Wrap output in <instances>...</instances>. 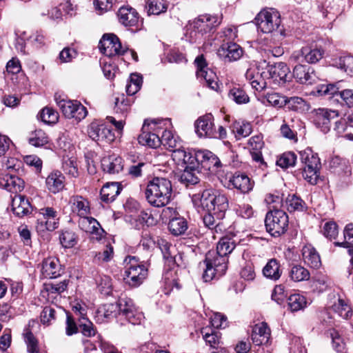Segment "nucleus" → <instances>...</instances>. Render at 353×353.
<instances>
[{"instance_id":"f257e3e1","label":"nucleus","mask_w":353,"mask_h":353,"mask_svg":"<svg viewBox=\"0 0 353 353\" xmlns=\"http://www.w3.org/2000/svg\"><path fill=\"white\" fill-rule=\"evenodd\" d=\"M221 23V18L216 15L201 14L188 22L185 37L191 43L200 42L208 37Z\"/></svg>"},{"instance_id":"f03ea898","label":"nucleus","mask_w":353,"mask_h":353,"mask_svg":"<svg viewBox=\"0 0 353 353\" xmlns=\"http://www.w3.org/2000/svg\"><path fill=\"white\" fill-rule=\"evenodd\" d=\"M172 194L171 181L163 177H154L148 183L145 190V199L152 206L164 207L170 201Z\"/></svg>"},{"instance_id":"7ed1b4c3","label":"nucleus","mask_w":353,"mask_h":353,"mask_svg":"<svg viewBox=\"0 0 353 353\" xmlns=\"http://www.w3.org/2000/svg\"><path fill=\"white\" fill-rule=\"evenodd\" d=\"M228 258L218 254L216 250L209 251L203 261L205 265L203 279L205 282L212 280L215 277L223 275L228 268Z\"/></svg>"},{"instance_id":"20e7f679","label":"nucleus","mask_w":353,"mask_h":353,"mask_svg":"<svg viewBox=\"0 0 353 353\" xmlns=\"http://www.w3.org/2000/svg\"><path fill=\"white\" fill-rule=\"evenodd\" d=\"M124 262L127 265L123 275L125 283L133 288L139 286L148 276V268L140 264L136 256H128Z\"/></svg>"},{"instance_id":"39448f33","label":"nucleus","mask_w":353,"mask_h":353,"mask_svg":"<svg viewBox=\"0 0 353 353\" xmlns=\"http://www.w3.org/2000/svg\"><path fill=\"white\" fill-rule=\"evenodd\" d=\"M165 120H151L144 121L141 134L138 137V141L143 145H147L152 148H156L161 145L159 130L162 125L165 124Z\"/></svg>"},{"instance_id":"423d86ee","label":"nucleus","mask_w":353,"mask_h":353,"mask_svg":"<svg viewBox=\"0 0 353 353\" xmlns=\"http://www.w3.org/2000/svg\"><path fill=\"white\" fill-rule=\"evenodd\" d=\"M288 216L283 211L274 209L268 212L265 219L267 232L273 236H279L287 231Z\"/></svg>"},{"instance_id":"0eeeda50","label":"nucleus","mask_w":353,"mask_h":353,"mask_svg":"<svg viewBox=\"0 0 353 353\" xmlns=\"http://www.w3.org/2000/svg\"><path fill=\"white\" fill-rule=\"evenodd\" d=\"M255 21L258 30L265 34L273 32L281 23L279 12L272 8L261 10L255 17Z\"/></svg>"},{"instance_id":"6e6552de","label":"nucleus","mask_w":353,"mask_h":353,"mask_svg":"<svg viewBox=\"0 0 353 353\" xmlns=\"http://www.w3.org/2000/svg\"><path fill=\"white\" fill-rule=\"evenodd\" d=\"M55 101L64 116L68 119H74L80 121L88 114V110L80 102L66 99H59L55 97Z\"/></svg>"},{"instance_id":"1a4fd4ad","label":"nucleus","mask_w":353,"mask_h":353,"mask_svg":"<svg viewBox=\"0 0 353 353\" xmlns=\"http://www.w3.org/2000/svg\"><path fill=\"white\" fill-rule=\"evenodd\" d=\"M194 63L196 66L197 78L205 80L208 88L219 92L220 85L218 83L217 76L212 70L208 68L203 55L198 56L194 60Z\"/></svg>"},{"instance_id":"9d476101","label":"nucleus","mask_w":353,"mask_h":353,"mask_svg":"<svg viewBox=\"0 0 353 353\" xmlns=\"http://www.w3.org/2000/svg\"><path fill=\"white\" fill-rule=\"evenodd\" d=\"M323 54L324 51L321 48L305 46L294 52L290 57V61L299 63H315L322 59Z\"/></svg>"},{"instance_id":"9b49d317","label":"nucleus","mask_w":353,"mask_h":353,"mask_svg":"<svg viewBox=\"0 0 353 353\" xmlns=\"http://www.w3.org/2000/svg\"><path fill=\"white\" fill-rule=\"evenodd\" d=\"M99 48L100 51L108 57L123 55L126 52L119 38L114 34L103 35L99 41Z\"/></svg>"},{"instance_id":"f8f14e48","label":"nucleus","mask_w":353,"mask_h":353,"mask_svg":"<svg viewBox=\"0 0 353 353\" xmlns=\"http://www.w3.org/2000/svg\"><path fill=\"white\" fill-rule=\"evenodd\" d=\"M119 314H122L132 325H139L144 316L142 312L138 311L134 302L130 299H121L118 303Z\"/></svg>"},{"instance_id":"ddd939ff","label":"nucleus","mask_w":353,"mask_h":353,"mask_svg":"<svg viewBox=\"0 0 353 353\" xmlns=\"http://www.w3.org/2000/svg\"><path fill=\"white\" fill-rule=\"evenodd\" d=\"M88 136L97 142H110L114 140V135L112 130L101 121H93L88 128Z\"/></svg>"},{"instance_id":"4468645a","label":"nucleus","mask_w":353,"mask_h":353,"mask_svg":"<svg viewBox=\"0 0 353 353\" xmlns=\"http://www.w3.org/2000/svg\"><path fill=\"white\" fill-rule=\"evenodd\" d=\"M289 73L290 69L288 65L283 62H279L274 64H268L263 71L262 75L281 83L288 81Z\"/></svg>"},{"instance_id":"2eb2a0df","label":"nucleus","mask_w":353,"mask_h":353,"mask_svg":"<svg viewBox=\"0 0 353 353\" xmlns=\"http://www.w3.org/2000/svg\"><path fill=\"white\" fill-rule=\"evenodd\" d=\"M338 117L339 113L336 110L319 108L314 111V123L322 132L327 133L330 131L331 121Z\"/></svg>"},{"instance_id":"dca6fc26","label":"nucleus","mask_w":353,"mask_h":353,"mask_svg":"<svg viewBox=\"0 0 353 353\" xmlns=\"http://www.w3.org/2000/svg\"><path fill=\"white\" fill-rule=\"evenodd\" d=\"M172 158L176 165L183 168L186 165H191L192 167L194 165H196V152L182 146L172 150Z\"/></svg>"},{"instance_id":"f3484780","label":"nucleus","mask_w":353,"mask_h":353,"mask_svg":"<svg viewBox=\"0 0 353 353\" xmlns=\"http://www.w3.org/2000/svg\"><path fill=\"white\" fill-rule=\"evenodd\" d=\"M79 224L83 230L89 233L97 241H100L105 234L99 221L93 217H83L80 219Z\"/></svg>"},{"instance_id":"a211bd4d","label":"nucleus","mask_w":353,"mask_h":353,"mask_svg":"<svg viewBox=\"0 0 353 353\" xmlns=\"http://www.w3.org/2000/svg\"><path fill=\"white\" fill-rule=\"evenodd\" d=\"M201 164L204 169L216 172L221 167L219 159L209 150L196 152V165Z\"/></svg>"},{"instance_id":"6ab92c4d","label":"nucleus","mask_w":353,"mask_h":353,"mask_svg":"<svg viewBox=\"0 0 353 353\" xmlns=\"http://www.w3.org/2000/svg\"><path fill=\"white\" fill-rule=\"evenodd\" d=\"M117 15L119 22L124 26L139 28V15L134 8L128 6H122Z\"/></svg>"},{"instance_id":"aec40b11","label":"nucleus","mask_w":353,"mask_h":353,"mask_svg":"<svg viewBox=\"0 0 353 353\" xmlns=\"http://www.w3.org/2000/svg\"><path fill=\"white\" fill-rule=\"evenodd\" d=\"M0 186L16 194L23 190L24 182L14 173H5L0 176Z\"/></svg>"},{"instance_id":"412c9836","label":"nucleus","mask_w":353,"mask_h":353,"mask_svg":"<svg viewBox=\"0 0 353 353\" xmlns=\"http://www.w3.org/2000/svg\"><path fill=\"white\" fill-rule=\"evenodd\" d=\"M293 77L298 83L307 85L315 83L316 79L314 69L302 63L294 66Z\"/></svg>"},{"instance_id":"4be33fe9","label":"nucleus","mask_w":353,"mask_h":353,"mask_svg":"<svg viewBox=\"0 0 353 353\" xmlns=\"http://www.w3.org/2000/svg\"><path fill=\"white\" fill-rule=\"evenodd\" d=\"M195 131L200 137H210L213 136L214 118L211 114L200 117L194 123Z\"/></svg>"},{"instance_id":"5701e85b","label":"nucleus","mask_w":353,"mask_h":353,"mask_svg":"<svg viewBox=\"0 0 353 353\" xmlns=\"http://www.w3.org/2000/svg\"><path fill=\"white\" fill-rule=\"evenodd\" d=\"M254 182L245 174L236 172L229 179L228 188H235L242 193H248L252 190Z\"/></svg>"},{"instance_id":"b1692460","label":"nucleus","mask_w":353,"mask_h":353,"mask_svg":"<svg viewBox=\"0 0 353 353\" xmlns=\"http://www.w3.org/2000/svg\"><path fill=\"white\" fill-rule=\"evenodd\" d=\"M216 191L212 188L204 190L201 194H194L192 201L196 205L201 207L207 212H212L214 210V205L212 204L214 197Z\"/></svg>"},{"instance_id":"393cba45","label":"nucleus","mask_w":353,"mask_h":353,"mask_svg":"<svg viewBox=\"0 0 353 353\" xmlns=\"http://www.w3.org/2000/svg\"><path fill=\"white\" fill-rule=\"evenodd\" d=\"M242 48L235 43L228 42L223 44L218 50V55L228 61H234L242 56Z\"/></svg>"},{"instance_id":"a878e982","label":"nucleus","mask_w":353,"mask_h":353,"mask_svg":"<svg viewBox=\"0 0 353 353\" xmlns=\"http://www.w3.org/2000/svg\"><path fill=\"white\" fill-rule=\"evenodd\" d=\"M11 207L13 213L19 217L28 214L32 208L28 199L19 194L12 198Z\"/></svg>"},{"instance_id":"bb28decb","label":"nucleus","mask_w":353,"mask_h":353,"mask_svg":"<svg viewBox=\"0 0 353 353\" xmlns=\"http://www.w3.org/2000/svg\"><path fill=\"white\" fill-rule=\"evenodd\" d=\"M70 203L72 210L77 213L81 219L87 216L90 214V208L89 201L80 195H74L70 197Z\"/></svg>"},{"instance_id":"cd10ccee","label":"nucleus","mask_w":353,"mask_h":353,"mask_svg":"<svg viewBox=\"0 0 353 353\" xmlns=\"http://www.w3.org/2000/svg\"><path fill=\"white\" fill-rule=\"evenodd\" d=\"M61 266L56 257H49L43 261L42 273L45 277L57 278L61 275Z\"/></svg>"},{"instance_id":"c85d7f7f","label":"nucleus","mask_w":353,"mask_h":353,"mask_svg":"<svg viewBox=\"0 0 353 353\" xmlns=\"http://www.w3.org/2000/svg\"><path fill=\"white\" fill-rule=\"evenodd\" d=\"M197 167V165H194L192 167L191 165H186L179 174V181L187 187L198 183L199 172L196 169Z\"/></svg>"},{"instance_id":"c756f323","label":"nucleus","mask_w":353,"mask_h":353,"mask_svg":"<svg viewBox=\"0 0 353 353\" xmlns=\"http://www.w3.org/2000/svg\"><path fill=\"white\" fill-rule=\"evenodd\" d=\"M101 167L105 172L117 174L123 170V159L115 155L105 157L101 160Z\"/></svg>"},{"instance_id":"7c9ffc66","label":"nucleus","mask_w":353,"mask_h":353,"mask_svg":"<svg viewBox=\"0 0 353 353\" xmlns=\"http://www.w3.org/2000/svg\"><path fill=\"white\" fill-rule=\"evenodd\" d=\"M46 183L49 191L55 194L64 188L65 176L59 171L53 172L46 178Z\"/></svg>"},{"instance_id":"2f4dec72","label":"nucleus","mask_w":353,"mask_h":353,"mask_svg":"<svg viewBox=\"0 0 353 353\" xmlns=\"http://www.w3.org/2000/svg\"><path fill=\"white\" fill-rule=\"evenodd\" d=\"M302 171L320 169V159L316 154L310 150H305L300 152Z\"/></svg>"},{"instance_id":"473e14b6","label":"nucleus","mask_w":353,"mask_h":353,"mask_svg":"<svg viewBox=\"0 0 353 353\" xmlns=\"http://www.w3.org/2000/svg\"><path fill=\"white\" fill-rule=\"evenodd\" d=\"M212 204L214 205V210H212L211 212H213L216 219H222L229 206L228 198L225 195L216 192Z\"/></svg>"},{"instance_id":"72a5a7b5","label":"nucleus","mask_w":353,"mask_h":353,"mask_svg":"<svg viewBox=\"0 0 353 353\" xmlns=\"http://www.w3.org/2000/svg\"><path fill=\"white\" fill-rule=\"evenodd\" d=\"M302 256L305 263L312 268H318L321 265V259L318 252L310 245L303 246Z\"/></svg>"},{"instance_id":"f704fd0d","label":"nucleus","mask_w":353,"mask_h":353,"mask_svg":"<svg viewBox=\"0 0 353 353\" xmlns=\"http://www.w3.org/2000/svg\"><path fill=\"white\" fill-rule=\"evenodd\" d=\"M118 183L113 182L103 185L101 190V199L105 203L113 201L121 192Z\"/></svg>"},{"instance_id":"c9c22d12","label":"nucleus","mask_w":353,"mask_h":353,"mask_svg":"<svg viewBox=\"0 0 353 353\" xmlns=\"http://www.w3.org/2000/svg\"><path fill=\"white\" fill-rule=\"evenodd\" d=\"M281 273L280 263L276 259L269 260L263 269L264 276L273 281H277Z\"/></svg>"},{"instance_id":"e433bc0d","label":"nucleus","mask_w":353,"mask_h":353,"mask_svg":"<svg viewBox=\"0 0 353 353\" xmlns=\"http://www.w3.org/2000/svg\"><path fill=\"white\" fill-rule=\"evenodd\" d=\"M344 238L345 241L343 242H334V244L336 246H340L346 248L348 249L347 252L351 256L350 263L353 264V223L347 224L344 230Z\"/></svg>"},{"instance_id":"4c0bfd02","label":"nucleus","mask_w":353,"mask_h":353,"mask_svg":"<svg viewBox=\"0 0 353 353\" xmlns=\"http://www.w3.org/2000/svg\"><path fill=\"white\" fill-rule=\"evenodd\" d=\"M36 323L34 320L29 321L27 327L23 331L24 340L27 344L28 351L30 353H37L39 350L37 341L30 330V327H32Z\"/></svg>"},{"instance_id":"58836bf2","label":"nucleus","mask_w":353,"mask_h":353,"mask_svg":"<svg viewBox=\"0 0 353 353\" xmlns=\"http://www.w3.org/2000/svg\"><path fill=\"white\" fill-rule=\"evenodd\" d=\"M168 228L174 236L183 234L188 229L186 220L181 216L174 217L170 220Z\"/></svg>"},{"instance_id":"ea45409f","label":"nucleus","mask_w":353,"mask_h":353,"mask_svg":"<svg viewBox=\"0 0 353 353\" xmlns=\"http://www.w3.org/2000/svg\"><path fill=\"white\" fill-rule=\"evenodd\" d=\"M168 6V3L166 0H148L146 2L145 9L148 15H159L165 12Z\"/></svg>"},{"instance_id":"a19ab883","label":"nucleus","mask_w":353,"mask_h":353,"mask_svg":"<svg viewBox=\"0 0 353 353\" xmlns=\"http://www.w3.org/2000/svg\"><path fill=\"white\" fill-rule=\"evenodd\" d=\"M228 97L237 104H245L250 101V97L245 91L239 85L230 88L228 92Z\"/></svg>"},{"instance_id":"79ce46f5","label":"nucleus","mask_w":353,"mask_h":353,"mask_svg":"<svg viewBox=\"0 0 353 353\" xmlns=\"http://www.w3.org/2000/svg\"><path fill=\"white\" fill-rule=\"evenodd\" d=\"M290 279L295 282L307 281L310 277L309 271L300 265H293L289 272Z\"/></svg>"},{"instance_id":"37998d69","label":"nucleus","mask_w":353,"mask_h":353,"mask_svg":"<svg viewBox=\"0 0 353 353\" xmlns=\"http://www.w3.org/2000/svg\"><path fill=\"white\" fill-rule=\"evenodd\" d=\"M234 241L229 236H223L220 239L216 245V251L221 256H228L235 248Z\"/></svg>"},{"instance_id":"c03bdc74","label":"nucleus","mask_w":353,"mask_h":353,"mask_svg":"<svg viewBox=\"0 0 353 353\" xmlns=\"http://www.w3.org/2000/svg\"><path fill=\"white\" fill-rule=\"evenodd\" d=\"M201 333L207 344L213 348L218 347L221 340V334L219 331L205 327L201 330Z\"/></svg>"},{"instance_id":"a18cd8bd","label":"nucleus","mask_w":353,"mask_h":353,"mask_svg":"<svg viewBox=\"0 0 353 353\" xmlns=\"http://www.w3.org/2000/svg\"><path fill=\"white\" fill-rule=\"evenodd\" d=\"M131 103L132 101L130 99L125 97L123 94L120 97H117L114 101L115 113L123 116V118H125L130 110Z\"/></svg>"},{"instance_id":"49530a36","label":"nucleus","mask_w":353,"mask_h":353,"mask_svg":"<svg viewBox=\"0 0 353 353\" xmlns=\"http://www.w3.org/2000/svg\"><path fill=\"white\" fill-rule=\"evenodd\" d=\"M49 139L46 132L42 130H36L30 134L28 142L35 147H42L46 145Z\"/></svg>"},{"instance_id":"de8ad7c7","label":"nucleus","mask_w":353,"mask_h":353,"mask_svg":"<svg viewBox=\"0 0 353 353\" xmlns=\"http://www.w3.org/2000/svg\"><path fill=\"white\" fill-rule=\"evenodd\" d=\"M333 64L350 75L353 74V56L345 55L340 57L334 61Z\"/></svg>"},{"instance_id":"09e8293b","label":"nucleus","mask_w":353,"mask_h":353,"mask_svg":"<svg viewBox=\"0 0 353 353\" xmlns=\"http://www.w3.org/2000/svg\"><path fill=\"white\" fill-rule=\"evenodd\" d=\"M287 209L289 212H302L306 209L305 203L294 194L289 195L285 201Z\"/></svg>"},{"instance_id":"8fccbe9b","label":"nucleus","mask_w":353,"mask_h":353,"mask_svg":"<svg viewBox=\"0 0 353 353\" xmlns=\"http://www.w3.org/2000/svg\"><path fill=\"white\" fill-rule=\"evenodd\" d=\"M99 319L103 317L106 321L115 318L119 314V306L116 303L105 304L98 310Z\"/></svg>"},{"instance_id":"3c124183","label":"nucleus","mask_w":353,"mask_h":353,"mask_svg":"<svg viewBox=\"0 0 353 353\" xmlns=\"http://www.w3.org/2000/svg\"><path fill=\"white\" fill-rule=\"evenodd\" d=\"M262 103L280 108L285 105V97L281 96L278 93H268L262 99Z\"/></svg>"},{"instance_id":"603ef678","label":"nucleus","mask_w":353,"mask_h":353,"mask_svg":"<svg viewBox=\"0 0 353 353\" xmlns=\"http://www.w3.org/2000/svg\"><path fill=\"white\" fill-rule=\"evenodd\" d=\"M232 130L235 134L237 139L241 137H246L252 132V126L249 123L235 121L232 126Z\"/></svg>"},{"instance_id":"864d4df0","label":"nucleus","mask_w":353,"mask_h":353,"mask_svg":"<svg viewBox=\"0 0 353 353\" xmlns=\"http://www.w3.org/2000/svg\"><path fill=\"white\" fill-rule=\"evenodd\" d=\"M289 308L292 312H296L304 308L306 305L305 298L299 294H292L288 299Z\"/></svg>"},{"instance_id":"5fc2aeb1","label":"nucleus","mask_w":353,"mask_h":353,"mask_svg":"<svg viewBox=\"0 0 353 353\" xmlns=\"http://www.w3.org/2000/svg\"><path fill=\"white\" fill-rule=\"evenodd\" d=\"M333 311L343 319H347L352 315V309L345 301L341 299H338L332 306Z\"/></svg>"},{"instance_id":"6e6d98bb","label":"nucleus","mask_w":353,"mask_h":353,"mask_svg":"<svg viewBox=\"0 0 353 353\" xmlns=\"http://www.w3.org/2000/svg\"><path fill=\"white\" fill-rule=\"evenodd\" d=\"M39 118L45 123L54 124L58 121L59 113L52 108L46 107L40 112Z\"/></svg>"},{"instance_id":"4d7b16f0","label":"nucleus","mask_w":353,"mask_h":353,"mask_svg":"<svg viewBox=\"0 0 353 353\" xmlns=\"http://www.w3.org/2000/svg\"><path fill=\"white\" fill-rule=\"evenodd\" d=\"M296 155L292 152H284L276 161V165L286 169L295 165Z\"/></svg>"},{"instance_id":"13d9d810","label":"nucleus","mask_w":353,"mask_h":353,"mask_svg":"<svg viewBox=\"0 0 353 353\" xmlns=\"http://www.w3.org/2000/svg\"><path fill=\"white\" fill-rule=\"evenodd\" d=\"M134 228L139 230L141 226L146 225L148 226L152 225L154 222V218L152 215L146 212L141 211L137 218L134 219Z\"/></svg>"},{"instance_id":"bf43d9fd","label":"nucleus","mask_w":353,"mask_h":353,"mask_svg":"<svg viewBox=\"0 0 353 353\" xmlns=\"http://www.w3.org/2000/svg\"><path fill=\"white\" fill-rule=\"evenodd\" d=\"M61 245L65 248L74 247L77 243V236L72 231H64L59 236Z\"/></svg>"},{"instance_id":"052dcab7","label":"nucleus","mask_w":353,"mask_h":353,"mask_svg":"<svg viewBox=\"0 0 353 353\" xmlns=\"http://www.w3.org/2000/svg\"><path fill=\"white\" fill-rule=\"evenodd\" d=\"M96 283L99 290L105 294H108L112 288V280L110 276L100 275L96 279Z\"/></svg>"},{"instance_id":"680f3d73","label":"nucleus","mask_w":353,"mask_h":353,"mask_svg":"<svg viewBox=\"0 0 353 353\" xmlns=\"http://www.w3.org/2000/svg\"><path fill=\"white\" fill-rule=\"evenodd\" d=\"M285 105H287L288 109L293 111L303 110L306 105L305 101L299 97H285Z\"/></svg>"},{"instance_id":"e2e57ef3","label":"nucleus","mask_w":353,"mask_h":353,"mask_svg":"<svg viewBox=\"0 0 353 353\" xmlns=\"http://www.w3.org/2000/svg\"><path fill=\"white\" fill-rule=\"evenodd\" d=\"M59 226V217H53V219H46L43 221H39L37 222V228L39 231H53Z\"/></svg>"},{"instance_id":"0e129e2a","label":"nucleus","mask_w":353,"mask_h":353,"mask_svg":"<svg viewBox=\"0 0 353 353\" xmlns=\"http://www.w3.org/2000/svg\"><path fill=\"white\" fill-rule=\"evenodd\" d=\"M114 255L113 247L108 244L105 246L103 252H99L95 254L94 260L99 263L108 262L112 258Z\"/></svg>"},{"instance_id":"69168bd1","label":"nucleus","mask_w":353,"mask_h":353,"mask_svg":"<svg viewBox=\"0 0 353 353\" xmlns=\"http://www.w3.org/2000/svg\"><path fill=\"white\" fill-rule=\"evenodd\" d=\"M330 334L334 350L339 353H345V343L338 332L332 330Z\"/></svg>"},{"instance_id":"338daca9","label":"nucleus","mask_w":353,"mask_h":353,"mask_svg":"<svg viewBox=\"0 0 353 353\" xmlns=\"http://www.w3.org/2000/svg\"><path fill=\"white\" fill-rule=\"evenodd\" d=\"M55 310L51 306L45 307L40 316L41 322L43 325H48L51 323L52 320H54L55 319Z\"/></svg>"},{"instance_id":"774afa93","label":"nucleus","mask_w":353,"mask_h":353,"mask_svg":"<svg viewBox=\"0 0 353 353\" xmlns=\"http://www.w3.org/2000/svg\"><path fill=\"white\" fill-rule=\"evenodd\" d=\"M79 327L81 333L85 336L90 337L95 335L96 331L92 323L85 318L80 322Z\"/></svg>"}]
</instances>
